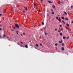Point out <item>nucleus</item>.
I'll use <instances>...</instances> for the list:
<instances>
[{"mask_svg":"<svg viewBox=\"0 0 73 73\" xmlns=\"http://www.w3.org/2000/svg\"><path fill=\"white\" fill-rule=\"evenodd\" d=\"M66 25L68 27H69V25L68 23H67L66 24Z\"/></svg>","mask_w":73,"mask_h":73,"instance_id":"7ed1b4c3","label":"nucleus"},{"mask_svg":"<svg viewBox=\"0 0 73 73\" xmlns=\"http://www.w3.org/2000/svg\"><path fill=\"white\" fill-rule=\"evenodd\" d=\"M57 31V29H56L55 30V32H56V31Z\"/></svg>","mask_w":73,"mask_h":73,"instance_id":"b1692460","label":"nucleus"},{"mask_svg":"<svg viewBox=\"0 0 73 73\" xmlns=\"http://www.w3.org/2000/svg\"><path fill=\"white\" fill-rule=\"evenodd\" d=\"M56 18L57 20H58V17H56Z\"/></svg>","mask_w":73,"mask_h":73,"instance_id":"ddd939ff","label":"nucleus"},{"mask_svg":"<svg viewBox=\"0 0 73 73\" xmlns=\"http://www.w3.org/2000/svg\"><path fill=\"white\" fill-rule=\"evenodd\" d=\"M20 43H21V44H23V43L21 42H20Z\"/></svg>","mask_w":73,"mask_h":73,"instance_id":"72a5a7b5","label":"nucleus"},{"mask_svg":"<svg viewBox=\"0 0 73 73\" xmlns=\"http://www.w3.org/2000/svg\"><path fill=\"white\" fill-rule=\"evenodd\" d=\"M0 27H1V25H0Z\"/></svg>","mask_w":73,"mask_h":73,"instance_id":"49530a36","label":"nucleus"},{"mask_svg":"<svg viewBox=\"0 0 73 73\" xmlns=\"http://www.w3.org/2000/svg\"><path fill=\"white\" fill-rule=\"evenodd\" d=\"M61 48H62V50H64V47H62Z\"/></svg>","mask_w":73,"mask_h":73,"instance_id":"6e6552de","label":"nucleus"},{"mask_svg":"<svg viewBox=\"0 0 73 73\" xmlns=\"http://www.w3.org/2000/svg\"><path fill=\"white\" fill-rule=\"evenodd\" d=\"M62 22L63 24H65V22H64V21H62Z\"/></svg>","mask_w":73,"mask_h":73,"instance_id":"f3484780","label":"nucleus"},{"mask_svg":"<svg viewBox=\"0 0 73 73\" xmlns=\"http://www.w3.org/2000/svg\"><path fill=\"white\" fill-rule=\"evenodd\" d=\"M15 27H14L15 28L16 27L18 29H19V26L18 25V24H15Z\"/></svg>","mask_w":73,"mask_h":73,"instance_id":"f257e3e1","label":"nucleus"},{"mask_svg":"<svg viewBox=\"0 0 73 73\" xmlns=\"http://www.w3.org/2000/svg\"><path fill=\"white\" fill-rule=\"evenodd\" d=\"M17 44H18V45H20V44H19V43H17Z\"/></svg>","mask_w":73,"mask_h":73,"instance_id":"c85d7f7f","label":"nucleus"},{"mask_svg":"<svg viewBox=\"0 0 73 73\" xmlns=\"http://www.w3.org/2000/svg\"><path fill=\"white\" fill-rule=\"evenodd\" d=\"M16 32L17 33H18V31H16Z\"/></svg>","mask_w":73,"mask_h":73,"instance_id":"de8ad7c7","label":"nucleus"},{"mask_svg":"<svg viewBox=\"0 0 73 73\" xmlns=\"http://www.w3.org/2000/svg\"><path fill=\"white\" fill-rule=\"evenodd\" d=\"M67 0L68 1V0Z\"/></svg>","mask_w":73,"mask_h":73,"instance_id":"864d4df0","label":"nucleus"},{"mask_svg":"<svg viewBox=\"0 0 73 73\" xmlns=\"http://www.w3.org/2000/svg\"><path fill=\"white\" fill-rule=\"evenodd\" d=\"M65 20H68V18H65Z\"/></svg>","mask_w":73,"mask_h":73,"instance_id":"f8f14e48","label":"nucleus"},{"mask_svg":"<svg viewBox=\"0 0 73 73\" xmlns=\"http://www.w3.org/2000/svg\"><path fill=\"white\" fill-rule=\"evenodd\" d=\"M1 15H2V14H0V16H1Z\"/></svg>","mask_w":73,"mask_h":73,"instance_id":"c9c22d12","label":"nucleus"},{"mask_svg":"<svg viewBox=\"0 0 73 73\" xmlns=\"http://www.w3.org/2000/svg\"><path fill=\"white\" fill-rule=\"evenodd\" d=\"M6 36L5 35V34H3V38H5V37Z\"/></svg>","mask_w":73,"mask_h":73,"instance_id":"20e7f679","label":"nucleus"},{"mask_svg":"<svg viewBox=\"0 0 73 73\" xmlns=\"http://www.w3.org/2000/svg\"><path fill=\"white\" fill-rule=\"evenodd\" d=\"M52 14H54V12H53V11H52Z\"/></svg>","mask_w":73,"mask_h":73,"instance_id":"a211bd4d","label":"nucleus"},{"mask_svg":"<svg viewBox=\"0 0 73 73\" xmlns=\"http://www.w3.org/2000/svg\"><path fill=\"white\" fill-rule=\"evenodd\" d=\"M40 1H42V0H40Z\"/></svg>","mask_w":73,"mask_h":73,"instance_id":"09e8293b","label":"nucleus"},{"mask_svg":"<svg viewBox=\"0 0 73 73\" xmlns=\"http://www.w3.org/2000/svg\"><path fill=\"white\" fill-rule=\"evenodd\" d=\"M1 30H2V29L0 27V31H1Z\"/></svg>","mask_w":73,"mask_h":73,"instance_id":"7c9ffc66","label":"nucleus"},{"mask_svg":"<svg viewBox=\"0 0 73 73\" xmlns=\"http://www.w3.org/2000/svg\"><path fill=\"white\" fill-rule=\"evenodd\" d=\"M72 23H73V21H72Z\"/></svg>","mask_w":73,"mask_h":73,"instance_id":"ea45409f","label":"nucleus"},{"mask_svg":"<svg viewBox=\"0 0 73 73\" xmlns=\"http://www.w3.org/2000/svg\"><path fill=\"white\" fill-rule=\"evenodd\" d=\"M17 35H18V33H17Z\"/></svg>","mask_w":73,"mask_h":73,"instance_id":"3c124183","label":"nucleus"},{"mask_svg":"<svg viewBox=\"0 0 73 73\" xmlns=\"http://www.w3.org/2000/svg\"><path fill=\"white\" fill-rule=\"evenodd\" d=\"M68 27H66V29H68Z\"/></svg>","mask_w":73,"mask_h":73,"instance_id":"37998d69","label":"nucleus"},{"mask_svg":"<svg viewBox=\"0 0 73 73\" xmlns=\"http://www.w3.org/2000/svg\"><path fill=\"white\" fill-rule=\"evenodd\" d=\"M52 7L53 8H56V7H55V6L53 5L52 6Z\"/></svg>","mask_w":73,"mask_h":73,"instance_id":"1a4fd4ad","label":"nucleus"},{"mask_svg":"<svg viewBox=\"0 0 73 73\" xmlns=\"http://www.w3.org/2000/svg\"><path fill=\"white\" fill-rule=\"evenodd\" d=\"M45 28H46V27H45L44 28H43L44 29H45Z\"/></svg>","mask_w":73,"mask_h":73,"instance_id":"a878e982","label":"nucleus"},{"mask_svg":"<svg viewBox=\"0 0 73 73\" xmlns=\"http://www.w3.org/2000/svg\"><path fill=\"white\" fill-rule=\"evenodd\" d=\"M64 13H65V15H67V13H66V12H64Z\"/></svg>","mask_w":73,"mask_h":73,"instance_id":"aec40b11","label":"nucleus"},{"mask_svg":"<svg viewBox=\"0 0 73 73\" xmlns=\"http://www.w3.org/2000/svg\"><path fill=\"white\" fill-rule=\"evenodd\" d=\"M60 35H62V33H60Z\"/></svg>","mask_w":73,"mask_h":73,"instance_id":"9b49d317","label":"nucleus"},{"mask_svg":"<svg viewBox=\"0 0 73 73\" xmlns=\"http://www.w3.org/2000/svg\"><path fill=\"white\" fill-rule=\"evenodd\" d=\"M25 47L26 48H28V45L27 44L25 45Z\"/></svg>","mask_w":73,"mask_h":73,"instance_id":"f03ea898","label":"nucleus"},{"mask_svg":"<svg viewBox=\"0 0 73 73\" xmlns=\"http://www.w3.org/2000/svg\"><path fill=\"white\" fill-rule=\"evenodd\" d=\"M23 12H25V11H23Z\"/></svg>","mask_w":73,"mask_h":73,"instance_id":"a19ab883","label":"nucleus"},{"mask_svg":"<svg viewBox=\"0 0 73 73\" xmlns=\"http://www.w3.org/2000/svg\"><path fill=\"white\" fill-rule=\"evenodd\" d=\"M34 6H37V5H36V4H35V3H34Z\"/></svg>","mask_w":73,"mask_h":73,"instance_id":"2eb2a0df","label":"nucleus"},{"mask_svg":"<svg viewBox=\"0 0 73 73\" xmlns=\"http://www.w3.org/2000/svg\"><path fill=\"white\" fill-rule=\"evenodd\" d=\"M24 8L25 9H26V11H28V9H27V7H24Z\"/></svg>","mask_w":73,"mask_h":73,"instance_id":"39448f33","label":"nucleus"},{"mask_svg":"<svg viewBox=\"0 0 73 73\" xmlns=\"http://www.w3.org/2000/svg\"><path fill=\"white\" fill-rule=\"evenodd\" d=\"M23 35H25V33H23Z\"/></svg>","mask_w":73,"mask_h":73,"instance_id":"473e14b6","label":"nucleus"},{"mask_svg":"<svg viewBox=\"0 0 73 73\" xmlns=\"http://www.w3.org/2000/svg\"><path fill=\"white\" fill-rule=\"evenodd\" d=\"M69 38V36H68L66 38V39H68Z\"/></svg>","mask_w":73,"mask_h":73,"instance_id":"dca6fc26","label":"nucleus"},{"mask_svg":"<svg viewBox=\"0 0 73 73\" xmlns=\"http://www.w3.org/2000/svg\"><path fill=\"white\" fill-rule=\"evenodd\" d=\"M63 39H65V38H66V37L64 36L63 37Z\"/></svg>","mask_w":73,"mask_h":73,"instance_id":"0eeeda50","label":"nucleus"},{"mask_svg":"<svg viewBox=\"0 0 73 73\" xmlns=\"http://www.w3.org/2000/svg\"><path fill=\"white\" fill-rule=\"evenodd\" d=\"M44 24V22H42V25H43Z\"/></svg>","mask_w":73,"mask_h":73,"instance_id":"5701e85b","label":"nucleus"},{"mask_svg":"<svg viewBox=\"0 0 73 73\" xmlns=\"http://www.w3.org/2000/svg\"><path fill=\"white\" fill-rule=\"evenodd\" d=\"M73 8V6H71V8Z\"/></svg>","mask_w":73,"mask_h":73,"instance_id":"c756f323","label":"nucleus"},{"mask_svg":"<svg viewBox=\"0 0 73 73\" xmlns=\"http://www.w3.org/2000/svg\"><path fill=\"white\" fill-rule=\"evenodd\" d=\"M38 11L39 12H40V10H39Z\"/></svg>","mask_w":73,"mask_h":73,"instance_id":"a18cd8bd","label":"nucleus"},{"mask_svg":"<svg viewBox=\"0 0 73 73\" xmlns=\"http://www.w3.org/2000/svg\"><path fill=\"white\" fill-rule=\"evenodd\" d=\"M34 8H35V6H34Z\"/></svg>","mask_w":73,"mask_h":73,"instance_id":"8fccbe9b","label":"nucleus"},{"mask_svg":"<svg viewBox=\"0 0 73 73\" xmlns=\"http://www.w3.org/2000/svg\"><path fill=\"white\" fill-rule=\"evenodd\" d=\"M55 45L56 46H57V43H56V44H55Z\"/></svg>","mask_w":73,"mask_h":73,"instance_id":"393cba45","label":"nucleus"},{"mask_svg":"<svg viewBox=\"0 0 73 73\" xmlns=\"http://www.w3.org/2000/svg\"><path fill=\"white\" fill-rule=\"evenodd\" d=\"M62 46H64V43H62Z\"/></svg>","mask_w":73,"mask_h":73,"instance_id":"6ab92c4d","label":"nucleus"},{"mask_svg":"<svg viewBox=\"0 0 73 73\" xmlns=\"http://www.w3.org/2000/svg\"><path fill=\"white\" fill-rule=\"evenodd\" d=\"M59 2L60 3V1H59Z\"/></svg>","mask_w":73,"mask_h":73,"instance_id":"603ef678","label":"nucleus"},{"mask_svg":"<svg viewBox=\"0 0 73 73\" xmlns=\"http://www.w3.org/2000/svg\"><path fill=\"white\" fill-rule=\"evenodd\" d=\"M58 21H60V20L59 19H58Z\"/></svg>","mask_w":73,"mask_h":73,"instance_id":"4c0bfd02","label":"nucleus"},{"mask_svg":"<svg viewBox=\"0 0 73 73\" xmlns=\"http://www.w3.org/2000/svg\"><path fill=\"white\" fill-rule=\"evenodd\" d=\"M5 11H6V9H5V10H4V13H5Z\"/></svg>","mask_w":73,"mask_h":73,"instance_id":"412c9836","label":"nucleus"},{"mask_svg":"<svg viewBox=\"0 0 73 73\" xmlns=\"http://www.w3.org/2000/svg\"><path fill=\"white\" fill-rule=\"evenodd\" d=\"M59 43H61L62 42V41H59Z\"/></svg>","mask_w":73,"mask_h":73,"instance_id":"4be33fe9","label":"nucleus"},{"mask_svg":"<svg viewBox=\"0 0 73 73\" xmlns=\"http://www.w3.org/2000/svg\"><path fill=\"white\" fill-rule=\"evenodd\" d=\"M44 33L45 35H46V34H47L46 33Z\"/></svg>","mask_w":73,"mask_h":73,"instance_id":"2f4dec72","label":"nucleus"},{"mask_svg":"<svg viewBox=\"0 0 73 73\" xmlns=\"http://www.w3.org/2000/svg\"><path fill=\"white\" fill-rule=\"evenodd\" d=\"M68 14H69V13H68Z\"/></svg>","mask_w":73,"mask_h":73,"instance_id":"c03bdc74","label":"nucleus"},{"mask_svg":"<svg viewBox=\"0 0 73 73\" xmlns=\"http://www.w3.org/2000/svg\"><path fill=\"white\" fill-rule=\"evenodd\" d=\"M40 45L41 46V45H42V44H40Z\"/></svg>","mask_w":73,"mask_h":73,"instance_id":"e433bc0d","label":"nucleus"},{"mask_svg":"<svg viewBox=\"0 0 73 73\" xmlns=\"http://www.w3.org/2000/svg\"><path fill=\"white\" fill-rule=\"evenodd\" d=\"M61 30L62 31H63V29H62V28H61Z\"/></svg>","mask_w":73,"mask_h":73,"instance_id":"cd10ccee","label":"nucleus"},{"mask_svg":"<svg viewBox=\"0 0 73 73\" xmlns=\"http://www.w3.org/2000/svg\"><path fill=\"white\" fill-rule=\"evenodd\" d=\"M21 36H23V34H21Z\"/></svg>","mask_w":73,"mask_h":73,"instance_id":"79ce46f5","label":"nucleus"},{"mask_svg":"<svg viewBox=\"0 0 73 73\" xmlns=\"http://www.w3.org/2000/svg\"><path fill=\"white\" fill-rule=\"evenodd\" d=\"M61 18L62 19H63V20H64V17H62Z\"/></svg>","mask_w":73,"mask_h":73,"instance_id":"423d86ee","label":"nucleus"},{"mask_svg":"<svg viewBox=\"0 0 73 73\" xmlns=\"http://www.w3.org/2000/svg\"><path fill=\"white\" fill-rule=\"evenodd\" d=\"M58 32H59V33H60V31H58Z\"/></svg>","mask_w":73,"mask_h":73,"instance_id":"f704fd0d","label":"nucleus"},{"mask_svg":"<svg viewBox=\"0 0 73 73\" xmlns=\"http://www.w3.org/2000/svg\"><path fill=\"white\" fill-rule=\"evenodd\" d=\"M38 46V44H36V46Z\"/></svg>","mask_w":73,"mask_h":73,"instance_id":"4468645a","label":"nucleus"},{"mask_svg":"<svg viewBox=\"0 0 73 73\" xmlns=\"http://www.w3.org/2000/svg\"><path fill=\"white\" fill-rule=\"evenodd\" d=\"M48 1L49 3H52V2H51L50 1Z\"/></svg>","mask_w":73,"mask_h":73,"instance_id":"9d476101","label":"nucleus"},{"mask_svg":"<svg viewBox=\"0 0 73 73\" xmlns=\"http://www.w3.org/2000/svg\"><path fill=\"white\" fill-rule=\"evenodd\" d=\"M51 11H53V9H51Z\"/></svg>","mask_w":73,"mask_h":73,"instance_id":"58836bf2","label":"nucleus"},{"mask_svg":"<svg viewBox=\"0 0 73 73\" xmlns=\"http://www.w3.org/2000/svg\"><path fill=\"white\" fill-rule=\"evenodd\" d=\"M59 26L60 27H62V25H60Z\"/></svg>","mask_w":73,"mask_h":73,"instance_id":"bb28decb","label":"nucleus"}]
</instances>
